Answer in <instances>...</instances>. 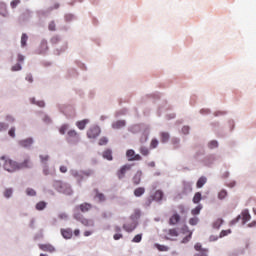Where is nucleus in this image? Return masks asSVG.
Instances as JSON below:
<instances>
[{"mask_svg":"<svg viewBox=\"0 0 256 256\" xmlns=\"http://www.w3.org/2000/svg\"><path fill=\"white\" fill-rule=\"evenodd\" d=\"M139 217H141V211L135 210L134 214L130 217L132 221L123 225L124 231L127 233H133V231L137 229V219H139Z\"/></svg>","mask_w":256,"mask_h":256,"instance_id":"obj_1","label":"nucleus"},{"mask_svg":"<svg viewBox=\"0 0 256 256\" xmlns=\"http://www.w3.org/2000/svg\"><path fill=\"white\" fill-rule=\"evenodd\" d=\"M1 160L4 161V169L8 171V173H15V171H20L19 162L12 160L7 156H2Z\"/></svg>","mask_w":256,"mask_h":256,"instance_id":"obj_2","label":"nucleus"},{"mask_svg":"<svg viewBox=\"0 0 256 256\" xmlns=\"http://www.w3.org/2000/svg\"><path fill=\"white\" fill-rule=\"evenodd\" d=\"M54 187H56L59 193H64V195H73V189H71V186L61 181H56Z\"/></svg>","mask_w":256,"mask_h":256,"instance_id":"obj_3","label":"nucleus"},{"mask_svg":"<svg viewBox=\"0 0 256 256\" xmlns=\"http://www.w3.org/2000/svg\"><path fill=\"white\" fill-rule=\"evenodd\" d=\"M19 169H33V160L31 156L25 154L23 155L20 162H18Z\"/></svg>","mask_w":256,"mask_h":256,"instance_id":"obj_4","label":"nucleus"},{"mask_svg":"<svg viewBox=\"0 0 256 256\" xmlns=\"http://www.w3.org/2000/svg\"><path fill=\"white\" fill-rule=\"evenodd\" d=\"M99 135H101V128H99V126H92L87 131V137L89 139H96Z\"/></svg>","mask_w":256,"mask_h":256,"instance_id":"obj_5","label":"nucleus"},{"mask_svg":"<svg viewBox=\"0 0 256 256\" xmlns=\"http://www.w3.org/2000/svg\"><path fill=\"white\" fill-rule=\"evenodd\" d=\"M74 219H76V221H80V223H82V225H85V227L93 226V220H89L83 217L81 213H75Z\"/></svg>","mask_w":256,"mask_h":256,"instance_id":"obj_6","label":"nucleus"},{"mask_svg":"<svg viewBox=\"0 0 256 256\" xmlns=\"http://www.w3.org/2000/svg\"><path fill=\"white\" fill-rule=\"evenodd\" d=\"M242 218V223L245 225L248 221H251V214H249V210H243L241 215L236 218V220L232 221V224L235 225L239 219Z\"/></svg>","mask_w":256,"mask_h":256,"instance_id":"obj_7","label":"nucleus"},{"mask_svg":"<svg viewBox=\"0 0 256 256\" xmlns=\"http://www.w3.org/2000/svg\"><path fill=\"white\" fill-rule=\"evenodd\" d=\"M68 143H71L72 145H75L76 143H79V134L75 130L68 131V137H67Z\"/></svg>","mask_w":256,"mask_h":256,"instance_id":"obj_8","label":"nucleus"},{"mask_svg":"<svg viewBox=\"0 0 256 256\" xmlns=\"http://www.w3.org/2000/svg\"><path fill=\"white\" fill-rule=\"evenodd\" d=\"M127 171H131V164H125L116 172L118 179H125Z\"/></svg>","mask_w":256,"mask_h":256,"instance_id":"obj_9","label":"nucleus"},{"mask_svg":"<svg viewBox=\"0 0 256 256\" xmlns=\"http://www.w3.org/2000/svg\"><path fill=\"white\" fill-rule=\"evenodd\" d=\"M128 161H141L143 158L139 154H135V150L129 149L126 151Z\"/></svg>","mask_w":256,"mask_h":256,"instance_id":"obj_10","label":"nucleus"},{"mask_svg":"<svg viewBox=\"0 0 256 256\" xmlns=\"http://www.w3.org/2000/svg\"><path fill=\"white\" fill-rule=\"evenodd\" d=\"M77 210H81L82 213H87L88 211H91V209H93V205H91L90 203H82L79 206L76 207Z\"/></svg>","mask_w":256,"mask_h":256,"instance_id":"obj_11","label":"nucleus"},{"mask_svg":"<svg viewBox=\"0 0 256 256\" xmlns=\"http://www.w3.org/2000/svg\"><path fill=\"white\" fill-rule=\"evenodd\" d=\"M18 145H20V147H24V149H27V148H29L33 145V139L32 138H26L24 140H20L18 142Z\"/></svg>","mask_w":256,"mask_h":256,"instance_id":"obj_12","label":"nucleus"},{"mask_svg":"<svg viewBox=\"0 0 256 256\" xmlns=\"http://www.w3.org/2000/svg\"><path fill=\"white\" fill-rule=\"evenodd\" d=\"M141 177H143V172L138 170L132 178L133 185H139L141 183Z\"/></svg>","mask_w":256,"mask_h":256,"instance_id":"obj_13","label":"nucleus"},{"mask_svg":"<svg viewBox=\"0 0 256 256\" xmlns=\"http://www.w3.org/2000/svg\"><path fill=\"white\" fill-rule=\"evenodd\" d=\"M181 221V216L177 213H174L169 219V225H177Z\"/></svg>","mask_w":256,"mask_h":256,"instance_id":"obj_14","label":"nucleus"},{"mask_svg":"<svg viewBox=\"0 0 256 256\" xmlns=\"http://www.w3.org/2000/svg\"><path fill=\"white\" fill-rule=\"evenodd\" d=\"M39 247L42 251H47L48 253H55V247L51 244H42Z\"/></svg>","mask_w":256,"mask_h":256,"instance_id":"obj_15","label":"nucleus"},{"mask_svg":"<svg viewBox=\"0 0 256 256\" xmlns=\"http://www.w3.org/2000/svg\"><path fill=\"white\" fill-rule=\"evenodd\" d=\"M61 235L64 237V239H71V237H73V230L70 228L61 229Z\"/></svg>","mask_w":256,"mask_h":256,"instance_id":"obj_16","label":"nucleus"},{"mask_svg":"<svg viewBox=\"0 0 256 256\" xmlns=\"http://www.w3.org/2000/svg\"><path fill=\"white\" fill-rule=\"evenodd\" d=\"M71 175L72 177H74V179H76L78 181V183H81V181H83V174L80 171L77 170H71Z\"/></svg>","mask_w":256,"mask_h":256,"instance_id":"obj_17","label":"nucleus"},{"mask_svg":"<svg viewBox=\"0 0 256 256\" xmlns=\"http://www.w3.org/2000/svg\"><path fill=\"white\" fill-rule=\"evenodd\" d=\"M114 231H115V234L113 236V239L115 241H119V239H123V234H121V227L115 226Z\"/></svg>","mask_w":256,"mask_h":256,"instance_id":"obj_18","label":"nucleus"},{"mask_svg":"<svg viewBox=\"0 0 256 256\" xmlns=\"http://www.w3.org/2000/svg\"><path fill=\"white\" fill-rule=\"evenodd\" d=\"M94 193H95V199H98V201L100 203H103V201H105V194L100 193V191L98 189H94Z\"/></svg>","mask_w":256,"mask_h":256,"instance_id":"obj_19","label":"nucleus"},{"mask_svg":"<svg viewBox=\"0 0 256 256\" xmlns=\"http://www.w3.org/2000/svg\"><path fill=\"white\" fill-rule=\"evenodd\" d=\"M205 183H207V177L201 176L196 183L197 189H201Z\"/></svg>","mask_w":256,"mask_h":256,"instance_id":"obj_20","label":"nucleus"},{"mask_svg":"<svg viewBox=\"0 0 256 256\" xmlns=\"http://www.w3.org/2000/svg\"><path fill=\"white\" fill-rule=\"evenodd\" d=\"M103 158L108 161H113V152L110 149H107L103 152Z\"/></svg>","mask_w":256,"mask_h":256,"instance_id":"obj_21","label":"nucleus"},{"mask_svg":"<svg viewBox=\"0 0 256 256\" xmlns=\"http://www.w3.org/2000/svg\"><path fill=\"white\" fill-rule=\"evenodd\" d=\"M113 129H121L125 127V120H118L112 124Z\"/></svg>","mask_w":256,"mask_h":256,"instance_id":"obj_22","label":"nucleus"},{"mask_svg":"<svg viewBox=\"0 0 256 256\" xmlns=\"http://www.w3.org/2000/svg\"><path fill=\"white\" fill-rule=\"evenodd\" d=\"M170 137L171 136L168 134V132H161L160 133L161 143H167V141H169Z\"/></svg>","mask_w":256,"mask_h":256,"instance_id":"obj_23","label":"nucleus"},{"mask_svg":"<svg viewBox=\"0 0 256 256\" xmlns=\"http://www.w3.org/2000/svg\"><path fill=\"white\" fill-rule=\"evenodd\" d=\"M153 199H154V201H162L163 200V191L157 190L154 193Z\"/></svg>","mask_w":256,"mask_h":256,"instance_id":"obj_24","label":"nucleus"},{"mask_svg":"<svg viewBox=\"0 0 256 256\" xmlns=\"http://www.w3.org/2000/svg\"><path fill=\"white\" fill-rule=\"evenodd\" d=\"M135 197H141L142 195H145V188L144 187H138L134 190Z\"/></svg>","mask_w":256,"mask_h":256,"instance_id":"obj_25","label":"nucleus"},{"mask_svg":"<svg viewBox=\"0 0 256 256\" xmlns=\"http://www.w3.org/2000/svg\"><path fill=\"white\" fill-rule=\"evenodd\" d=\"M87 123H89V120L84 119L82 121L77 122L76 126L78 127V129L83 130L87 126Z\"/></svg>","mask_w":256,"mask_h":256,"instance_id":"obj_26","label":"nucleus"},{"mask_svg":"<svg viewBox=\"0 0 256 256\" xmlns=\"http://www.w3.org/2000/svg\"><path fill=\"white\" fill-rule=\"evenodd\" d=\"M48 49L47 40H43L40 44V53H45Z\"/></svg>","mask_w":256,"mask_h":256,"instance_id":"obj_27","label":"nucleus"},{"mask_svg":"<svg viewBox=\"0 0 256 256\" xmlns=\"http://www.w3.org/2000/svg\"><path fill=\"white\" fill-rule=\"evenodd\" d=\"M201 209H203V205L199 204L198 206L191 210V214L199 215V213H201Z\"/></svg>","mask_w":256,"mask_h":256,"instance_id":"obj_28","label":"nucleus"},{"mask_svg":"<svg viewBox=\"0 0 256 256\" xmlns=\"http://www.w3.org/2000/svg\"><path fill=\"white\" fill-rule=\"evenodd\" d=\"M28 39H29V36H27L26 33H23L22 37H21V46L22 47H26L27 46Z\"/></svg>","mask_w":256,"mask_h":256,"instance_id":"obj_29","label":"nucleus"},{"mask_svg":"<svg viewBox=\"0 0 256 256\" xmlns=\"http://www.w3.org/2000/svg\"><path fill=\"white\" fill-rule=\"evenodd\" d=\"M45 207H47V203L40 201L36 204V209L37 211H43V209H45Z\"/></svg>","mask_w":256,"mask_h":256,"instance_id":"obj_30","label":"nucleus"},{"mask_svg":"<svg viewBox=\"0 0 256 256\" xmlns=\"http://www.w3.org/2000/svg\"><path fill=\"white\" fill-rule=\"evenodd\" d=\"M33 105H38V107H45V102L43 100L35 101V98L30 99Z\"/></svg>","mask_w":256,"mask_h":256,"instance_id":"obj_31","label":"nucleus"},{"mask_svg":"<svg viewBox=\"0 0 256 256\" xmlns=\"http://www.w3.org/2000/svg\"><path fill=\"white\" fill-rule=\"evenodd\" d=\"M201 199H202L201 192H196L193 197V203L195 204L200 203Z\"/></svg>","mask_w":256,"mask_h":256,"instance_id":"obj_32","label":"nucleus"},{"mask_svg":"<svg viewBox=\"0 0 256 256\" xmlns=\"http://www.w3.org/2000/svg\"><path fill=\"white\" fill-rule=\"evenodd\" d=\"M139 151L144 157H147V155H149V148L145 146L140 147Z\"/></svg>","mask_w":256,"mask_h":256,"instance_id":"obj_33","label":"nucleus"},{"mask_svg":"<svg viewBox=\"0 0 256 256\" xmlns=\"http://www.w3.org/2000/svg\"><path fill=\"white\" fill-rule=\"evenodd\" d=\"M12 195H13L12 188H7L4 190V197H6V199H9Z\"/></svg>","mask_w":256,"mask_h":256,"instance_id":"obj_34","label":"nucleus"},{"mask_svg":"<svg viewBox=\"0 0 256 256\" xmlns=\"http://www.w3.org/2000/svg\"><path fill=\"white\" fill-rule=\"evenodd\" d=\"M142 239H143V234H137L132 239V243H141Z\"/></svg>","mask_w":256,"mask_h":256,"instance_id":"obj_35","label":"nucleus"},{"mask_svg":"<svg viewBox=\"0 0 256 256\" xmlns=\"http://www.w3.org/2000/svg\"><path fill=\"white\" fill-rule=\"evenodd\" d=\"M209 149H217L219 147V143L216 140H212L208 144Z\"/></svg>","mask_w":256,"mask_h":256,"instance_id":"obj_36","label":"nucleus"},{"mask_svg":"<svg viewBox=\"0 0 256 256\" xmlns=\"http://www.w3.org/2000/svg\"><path fill=\"white\" fill-rule=\"evenodd\" d=\"M41 163H43V165H47V161H49V155L45 154V155H40L39 156Z\"/></svg>","mask_w":256,"mask_h":256,"instance_id":"obj_37","label":"nucleus"},{"mask_svg":"<svg viewBox=\"0 0 256 256\" xmlns=\"http://www.w3.org/2000/svg\"><path fill=\"white\" fill-rule=\"evenodd\" d=\"M82 172V178L85 179V177H91L93 175V170H84Z\"/></svg>","mask_w":256,"mask_h":256,"instance_id":"obj_38","label":"nucleus"},{"mask_svg":"<svg viewBox=\"0 0 256 256\" xmlns=\"http://www.w3.org/2000/svg\"><path fill=\"white\" fill-rule=\"evenodd\" d=\"M158 145H159V140L154 138L151 140L150 149H157Z\"/></svg>","mask_w":256,"mask_h":256,"instance_id":"obj_39","label":"nucleus"},{"mask_svg":"<svg viewBox=\"0 0 256 256\" xmlns=\"http://www.w3.org/2000/svg\"><path fill=\"white\" fill-rule=\"evenodd\" d=\"M68 129H69V125L64 124V125H62V126L60 127L59 133H60L61 135H65V133L67 132Z\"/></svg>","mask_w":256,"mask_h":256,"instance_id":"obj_40","label":"nucleus"},{"mask_svg":"<svg viewBox=\"0 0 256 256\" xmlns=\"http://www.w3.org/2000/svg\"><path fill=\"white\" fill-rule=\"evenodd\" d=\"M170 237H179V232L177 229L173 228L168 231Z\"/></svg>","mask_w":256,"mask_h":256,"instance_id":"obj_41","label":"nucleus"},{"mask_svg":"<svg viewBox=\"0 0 256 256\" xmlns=\"http://www.w3.org/2000/svg\"><path fill=\"white\" fill-rule=\"evenodd\" d=\"M26 194L29 195L30 197H35L37 195V192H35L33 188H27Z\"/></svg>","mask_w":256,"mask_h":256,"instance_id":"obj_42","label":"nucleus"},{"mask_svg":"<svg viewBox=\"0 0 256 256\" xmlns=\"http://www.w3.org/2000/svg\"><path fill=\"white\" fill-rule=\"evenodd\" d=\"M155 247L158 249V251H169V248L165 245L155 244Z\"/></svg>","mask_w":256,"mask_h":256,"instance_id":"obj_43","label":"nucleus"},{"mask_svg":"<svg viewBox=\"0 0 256 256\" xmlns=\"http://www.w3.org/2000/svg\"><path fill=\"white\" fill-rule=\"evenodd\" d=\"M18 5H21V0H12V1L10 2V7H11L12 9H15Z\"/></svg>","mask_w":256,"mask_h":256,"instance_id":"obj_44","label":"nucleus"},{"mask_svg":"<svg viewBox=\"0 0 256 256\" xmlns=\"http://www.w3.org/2000/svg\"><path fill=\"white\" fill-rule=\"evenodd\" d=\"M225 197H227V190H221L218 193V199L223 200V199H225Z\"/></svg>","mask_w":256,"mask_h":256,"instance_id":"obj_45","label":"nucleus"},{"mask_svg":"<svg viewBox=\"0 0 256 256\" xmlns=\"http://www.w3.org/2000/svg\"><path fill=\"white\" fill-rule=\"evenodd\" d=\"M199 223V218L198 217H193L189 219V225L195 226Z\"/></svg>","mask_w":256,"mask_h":256,"instance_id":"obj_46","label":"nucleus"},{"mask_svg":"<svg viewBox=\"0 0 256 256\" xmlns=\"http://www.w3.org/2000/svg\"><path fill=\"white\" fill-rule=\"evenodd\" d=\"M191 191H193V188L191 187V184H189V183L184 184L183 193H187V192L190 193Z\"/></svg>","mask_w":256,"mask_h":256,"instance_id":"obj_47","label":"nucleus"},{"mask_svg":"<svg viewBox=\"0 0 256 256\" xmlns=\"http://www.w3.org/2000/svg\"><path fill=\"white\" fill-rule=\"evenodd\" d=\"M107 143H109L107 137H102L100 138L98 145H107Z\"/></svg>","mask_w":256,"mask_h":256,"instance_id":"obj_48","label":"nucleus"},{"mask_svg":"<svg viewBox=\"0 0 256 256\" xmlns=\"http://www.w3.org/2000/svg\"><path fill=\"white\" fill-rule=\"evenodd\" d=\"M59 7H60L59 3H54V5L49 7L47 11L48 13H51V11H54V9H59Z\"/></svg>","mask_w":256,"mask_h":256,"instance_id":"obj_49","label":"nucleus"},{"mask_svg":"<svg viewBox=\"0 0 256 256\" xmlns=\"http://www.w3.org/2000/svg\"><path fill=\"white\" fill-rule=\"evenodd\" d=\"M231 229L228 230H222L220 233V237H227V235H230Z\"/></svg>","mask_w":256,"mask_h":256,"instance_id":"obj_50","label":"nucleus"},{"mask_svg":"<svg viewBox=\"0 0 256 256\" xmlns=\"http://www.w3.org/2000/svg\"><path fill=\"white\" fill-rule=\"evenodd\" d=\"M21 64H16V65H14V66H12V68H11V71H21Z\"/></svg>","mask_w":256,"mask_h":256,"instance_id":"obj_51","label":"nucleus"},{"mask_svg":"<svg viewBox=\"0 0 256 256\" xmlns=\"http://www.w3.org/2000/svg\"><path fill=\"white\" fill-rule=\"evenodd\" d=\"M8 127L7 124L0 122V131H7Z\"/></svg>","mask_w":256,"mask_h":256,"instance_id":"obj_52","label":"nucleus"},{"mask_svg":"<svg viewBox=\"0 0 256 256\" xmlns=\"http://www.w3.org/2000/svg\"><path fill=\"white\" fill-rule=\"evenodd\" d=\"M194 249L196 251H199V253L204 250L203 247L201 246V243L195 244Z\"/></svg>","mask_w":256,"mask_h":256,"instance_id":"obj_53","label":"nucleus"},{"mask_svg":"<svg viewBox=\"0 0 256 256\" xmlns=\"http://www.w3.org/2000/svg\"><path fill=\"white\" fill-rule=\"evenodd\" d=\"M50 41H51L52 45H57V43L59 42V37L54 36L51 38Z\"/></svg>","mask_w":256,"mask_h":256,"instance_id":"obj_54","label":"nucleus"},{"mask_svg":"<svg viewBox=\"0 0 256 256\" xmlns=\"http://www.w3.org/2000/svg\"><path fill=\"white\" fill-rule=\"evenodd\" d=\"M6 121H8V123H15V118L11 115H7Z\"/></svg>","mask_w":256,"mask_h":256,"instance_id":"obj_55","label":"nucleus"},{"mask_svg":"<svg viewBox=\"0 0 256 256\" xmlns=\"http://www.w3.org/2000/svg\"><path fill=\"white\" fill-rule=\"evenodd\" d=\"M8 135L12 138H15V127H12L9 132Z\"/></svg>","mask_w":256,"mask_h":256,"instance_id":"obj_56","label":"nucleus"},{"mask_svg":"<svg viewBox=\"0 0 256 256\" xmlns=\"http://www.w3.org/2000/svg\"><path fill=\"white\" fill-rule=\"evenodd\" d=\"M221 223H223V220H217V221L214 223V228H215V229H219V227H221Z\"/></svg>","mask_w":256,"mask_h":256,"instance_id":"obj_57","label":"nucleus"},{"mask_svg":"<svg viewBox=\"0 0 256 256\" xmlns=\"http://www.w3.org/2000/svg\"><path fill=\"white\" fill-rule=\"evenodd\" d=\"M18 63H23L25 61V56L19 54L17 58Z\"/></svg>","mask_w":256,"mask_h":256,"instance_id":"obj_58","label":"nucleus"},{"mask_svg":"<svg viewBox=\"0 0 256 256\" xmlns=\"http://www.w3.org/2000/svg\"><path fill=\"white\" fill-rule=\"evenodd\" d=\"M49 31H55V22H51L48 26Z\"/></svg>","mask_w":256,"mask_h":256,"instance_id":"obj_59","label":"nucleus"},{"mask_svg":"<svg viewBox=\"0 0 256 256\" xmlns=\"http://www.w3.org/2000/svg\"><path fill=\"white\" fill-rule=\"evenodd\" d=\"M182 133H184V135H188V133H189V126H184L182 128Z\"/></svg>","mask_w":256,"mask_h":256,"instance_id":"obj_60","label":"nucleus"},{"mask_svg":"<svg viewBox=\"0 0 256 256\" xmlns=\"http://www.w3.org/2000/svg\"><path fill=\"white\" fill-rule=\"evenodd\" d=\"M26 81H28L29 83H33V76L31 74H28L26 76Z\"/></svg>","mask_w":256,"mask_h":256,"instance_id":"obj_61","label":"nucleus"},{"mask_svg":"<svg viewBox=\"0 0 256 256\" xmlns=\"http://www.w3.org/2000/svg\"><path fill=\"white\" fill-rule=\"evenodd\" d=\"M199 253H200V256H208L207 253H209V250L204 249V250L200 251Z\"/></svg>","mask_w":256,"mask_h":256,"instance_id":"obj_62","label":"nucleus"},{"mask_svg":"<svg viewBox=\"0 0 256 256\" xmlns=\"http://www.w3.org/2000/svg\"><path fill=\"white\" fill-rule=\"evenodd\" d=\"M61 173H67V166H60Z\"/></svg>","mask_w":256,"mask_h":256,"instance_id":"obj_63","label":"nucleus"},{"mask_svg":"<svg viewBox=\"0 0 256 256\" xmlns=\"http://www.w3.org/2000/svg\"><path fill=\"white\" fill-rule=\"evenodd\" d=\"M59 219H67V215L65 213L59 214Z\"/></svg>","mask_w":256,"mask_h":256,"instance_id":"obj_64","label":"nucleus"}]
</instances>
